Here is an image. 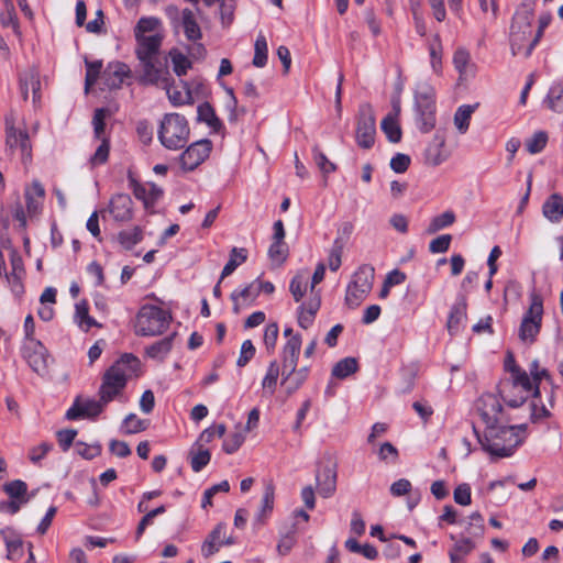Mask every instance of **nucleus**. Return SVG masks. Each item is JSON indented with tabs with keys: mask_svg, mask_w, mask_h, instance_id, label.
Wrapping results in <instances>:
<instances>
[{
	"mask_svg": "<svg viewBox=\"0 0 563 563\" xmlns=\"http://www.w3.org/2000/svg\"><path fill=\"white\" fill-rule=\"evenodd\" d=\"M163 40L164 33L135 37V55L142 68L141 81L143 84L166 85L165 77L168 68L166 60L161 57Z\"/></svg>",
	"mask_w": 563,
	"mask_h": 563,
	"instance_id": "nucleus-1",
	"label": "nucleus"
},
{
	"mask_svg": "<svg viewBox=\"0 0 563 563\" xmlns=\"http://www.w3.org/2000/svg\"><path fill=\"white\" fill-rule=\"evenodd\" d=\"M525 424L508 426L506 420L485 428L483 438H478L483 449L492 455L508 457L521 444Z\"/></svg>",
	"mask_w": 563,
	"mask_h": 563,
	"instance_id": "nucleus-2",
	"label": "nucleus"
},
{
	"mask_svg": "<svg viewBox=\"0 0 563 563\" xmlns=\"http://www.w3.org/2000/svg\"><path fill=\"white\" fill-rule=\"evenodd\" d=\"M139 365L137 357L132 354H124L106 371L99 388V400L104 406L123 393L128 379L135 375Z\"/></svg>",
	"mask_w": 563,
	"mask_h": 563,
	"instance_id": "nucleus-3",
	"label": "nucleus"
},
{
	"mask_svg": "<svg viewBox=\"0 0 563 563\" xmlns=\"http://www.w3.org/2000/svg\"><path fill=\"white\" fill-rule=\"evenodd\" d=\"M534 0H525L517 9L509 32V43L514 56L522 54L533 38L532 21L534 18Z\"/></svg>",
	"mask_w": 563,
	"mask_h": 563,
	"instance_id": "nucleus-4",
	"label": "nucleus"
},
{
	"mask_svg": "<svg viewBox=\"0 0 563 563\" xmlns=\"http://www.w3.org/2000/svg\"><path fill=\"white\" fill-rule=\"evenodd\" d=\"M172 321L169 311L152 303H145L139 309L133 328L140 336H156L164 333Z\"/></svg>",
	"mask_w": 563,
	"mask_h": 563,
	"instance_id": "nucleus-5",
	"label": "nucleus"
},
{
	"mask_svg": "<svg viewBox=\"0 0 563 563\" xmlns=\"http://www.w3.org/2000/svg\"><path fill=\"white\" fill-rule=\"evenodd\" d=\"M500 395L508 406L517 408L521 406L530 395L536 398L540 396V388L538 385H533L532 379L526 371L514 365L510 368V382L503 385Z\"/></svg>",
	"mask_w": 563,
	"mask_h": 563,
	"instance_id": "nucleus-6",
	"label": "nucleus"
},
{
	"mask_svg": "<svg viewBox=\"0 0 563 563\" xmlns=\"http://www.w3.org/2000/svg\"><path fill=\"white\" fill-rule=\"evenodd\" d=\"M190 129L186 118L179 113H167L163 117L157 137L161 144L169 151H178L187 144Z\"/></svg>",
	"mask_w": 563,
	"mask_h": 563,
	"instance_id": "nucleus-7",
	"label": "nucleus"
},
{
	"mask_svg": "<svg viewBox=\"0 0 563 563\" xmlns=\"http://www.w3.org/2000/svg\"><path fill=\"white\" fill-rule=\"evenodd\" d=\"M543 317V300L540 295H530V305L521 320L518 336L525 344L531 345L536 342L541 329Z\"/></svg>",
	"mask_w": 563,
	"mask_h": 563,
	"instance_id": "nucleus-8",
	"label": "nucleus"
},
{
	"mask_svg": "<svg viewBox=\"0 0 563 563\" xmlns=\"http://www.w3.org/2000/svg\"><path fill=\"white\" fill-rule=\"evenodd\" d=\"M374 276L375 271L369 265H363L354 273L345 294V303L350 308L358 307L367 297L373 287Z\"/></svg>",
	"mask_w": 563,
	"mask_h": 563,
	"instance_id": "nucleus-9",
	"label": "nucleus"
},
{
	"mask_svg": "<svg viewBox=\"0 0 563 563\" xmlns=\"http://www.w3.org/2000/svg\"><path fill=\"white\" fill-rule=\"evenodd\" d=\"M355 141L364 150L373 147L376 137V118L371 103H361L355 117Z\"/></svg>",
	"mask_w": 563,
	"mask_h": 563,
	"instance_id": "nucleus-10",
	"label": "nucleus"
},
{
	"mask_svg": "<svg viewBox=\"0 0 563 563\" xmlns=\"http://www.w3.org/2000/svg\"><path fill=\"white\" fill-rule=\"evenodd\" d=\"M325 265L319 263L314 269L311 278L310 297L308 301L299 307L298 321L300 327L307 329L313 322L314 316L320 309L321 298L318 291H314V287L321 283L324 278Z\"/></svg>",
	"mask_w": 563,
	"mask_h": 563,
	"instance_id": "nucleus-11",
	"label": "nucleus"
},
{
	"mask_svg": "<svg viewBox=\"0 0 563 563\" xmlns=\"http://www.w3.org/2000/svg\"><path fill=\"white\" fill-rule=\"evenodd\" d=\"M22 355L35 373L38 375L47 373L49 355L41 341H23Z\"/></svg>",
	"mask_w": 563,
	"mask_h": 563,
	"instance_id": "nucleus-12",
	"label": "nucleus"
},
{
	"mask_svg": "<svg viewBox=\"0 0 563 563\" xmlns=\"http://www.w3.org/2000/svg\"><path fill=\"white\" fill-rule=\"evenodd\" d=\"M211 150L212 143L207 139L194 142L179 156L181 168L194 170L209 157Z\"/></svg>",
	"mask_w": 563,
	"mask_h": 563,
	"instance_id": "nucleus-13",
	"label": "nucleus"
},
{
	"mask_svg": "<svg viewBox=\"0 0 563 563\" xmlns=\"http://www.w3.org/2000/svg\"><path fill=\"white\" fill-rule=\"evenodd\" d=\"M104 408L100 400L78 396L66 411V418L68 420L95 419Z\"/></svg>",
	"mask_w": 563,
	"mask_h": 563,
	"instance_id": "nucleus-14",
	"label": "nucleus"
},
{
	"mask_svg": "<svg viewBox=\"0 0 563 563\" xmlns=\"http://www.w3.org/2000/svg\"><path fill=\"white\" fill-rule=\"evenodd\" d=\"M478 412L486 426L485 428L505 420L501 404L498 397L493 394H485L479 398Z\"/></svg>",
	"mask_w": 563,
	"mask_h": 563,
	"instance_id": "nucleus-15",
	"label": "nucleus"
},
{
	"mask_svg": "<svg viewBox=\"0 0 563 563\" xmlns=\"http://www.w3.org/2000/svg\"><path fill=\"white\" fill-rule=\"evenodd\" d=\"M5 131L7 146L10 151L20 148L22 162L26 164V162L31 159L32 151L27 132L16 129L9 118L5 120Z\"/></svg>",
	"mask_w": 563,
	"mask_h": 563,
	"instance_id": "nucleus-16",
	"label": "nucleus"
},
{
	"mask_svg": "<svg viewBox=\"0 0 563 563\" xmlns=\"http://www.w3.org/2000/svg\"><path fill=\"white\" fill-rule=\"evenodd\" d=\"M257 297L258 286L253 282L234 289L230 295L233 313L239 314L242 310L253 306Z\"/></svg>",
	"mask_w": 563,
	"mask_h": 563,
	"instance_id": "nucleus-17",
	"label": "nucleus"
},
{
	"mask_svg": "<svg viewBox=\"0 0 563 563\" xmlns=\"http://www.w3.org/2000/svg\"><path fill=\"white\" fill-rule=\"evenodd\" d=\"M133 201L126 194H117L109 203V212L113 220L118 222H128L133 217Z\"/></svg>",
	"mask_w": 563,
	"mask_h": 563,
	"instance_id": "nucleus-18",
	"label": "nucleus"
},
{
	"mask_svg": "<svg viewBox=\"0 0 563 563\" xmlns=\"http://www.w3.org/2000/svg\"><path fill=\"white\" fill-rule=\"evenodd\" d=\"M130 76V68L121 62H113L108 64L102 73L103 84L109 89H118L123 84L124 79Z\"/></svg>",
	"mask_w": 563,
	"mask_h": 563,
	"instance_id": "nucleus-19",
	"label": "nucleus"
},
{
	"mask_svg": "<svg viewBox=\"0 0 563 563\" xmlns=\"http://www.w3.org/2000/svg\"><path fill=\"white\" fill-rule=\"evenodd\" d=\"M133 194L136 199L141 200L145 209L154 207L155 202L162 197L163 190L154 183L139 184L131 180Z\"/></svg>",
	"mask_w": 563,
	"mask_h": 563,
	"instance_id": "nucleus-20",
	"label": "nucleus"
},
{
	"mask_svg": "<svg viewBox=\"0 0 563 563\" xmlns=\"http://www.w3.org/2000/svg\"><path fill=\"white\" fill-rule=\"evenodd\" d=\"M449 152L445 150V139L435 134L432 142L424 151L426 163L430 166H439L449 158Z\"/></svg>",
	"mask_w": 563,
	"mask_h": 563,
	"instance_id": "nucleus-21",
	"label": "nucleus"
},
{
	"mask_svg": "<svg viewBox=\"0 0 563 563\" xmlns=\"http://www.w3.org/2000/svg\"><path fill=\"white\" fill-rule=\"evenodd\" d=\"M5 548L7 559L11 561L20 560L23 556V541L21 536L12 528L0 530Z\"/></svg>",
	"mask_w": 563,
	"mask_h": 563,
	"instance_id": "nucleus-22",
	"label": "nucleus"
},
{
	"mask_svg": "<svg viewBox=\"0 0 563 563\" xmlns=\"http://www.w3.org/2000/svg\"><path fill=\"white\" fill-rule=\"evenodd\" d=\"M318 493L323 498L331 497L336 489V472L333 467L327 466L316 474Z\"/></svg>",
	"mask_w": 563,
	"mask_h": 563,
	"instance_id": "nucleus-23",
	"label": "nucleus"
},
{
	"mask_svg": "<svg viewBox=\"0 0 563 563\" xmlns=\"http://www.w3.org/2000/svg\"><path fill=\"white\" fill-rule=\"evenodd\" d=\"M165 79H166V85L165 84H152V85L164 89L167 93L169 101L174 106L177 107V106H183V104L192 102L191 91L189 90V88H186L185 91H181V90H178L177 88L173 87V78H172L168 69H167V75H166Z\"/></svg>",
	"mask_w": 563,
	"mask_h": 563,
	"instance_id": "nucleus-24",
	"label": "nucleus"
},
{
	"mask_svg": "<svg viewBox=\"0 0 563 563\" xmlns=\"http://www.w3.org/2000/svg\"><path fill=\"white\" fill-rule=\"evenodd\" d=\"M227 525L223 522L218 523L213 530L208 534L201 545V554L205 558H210L217 553L221 545H223L224 530Z\"/></svg>",
	"mask_w": 563,
	"mask_h": 563,
	"instance_id": "nucleus-25",
	"label": "nucleus"
},
{
	"mask_svg": "<svg viewBox=\"0 0 563 563\" xmlns=\"http://www.w3.org/2000/svg\"><path fill=\"white\" fill-rule=\"evenodd\" d=\"M26 209L30 214H36L43 205L45 189L38 180H33L31 186L25 188Z\"/></svg>",
	"mask_w": 563,
	"mask_h": 563,
	"instance_id": "nucleus-26",
	"label": "nucleus"
},
{
	"mask_svg": "<svg viewBox=\"0 0 563 563\" xmlns=\"http://www.w3.org/2000/svg\"><path fill=\"white\" fill-rule=\"evenodd\" d=\"M467 302L464 296L459 297L455 305L452 307L449 319L448 330L451 334L460 331L461 325L466 321Z\"/></svg>",
	"mask_w": 563,
	"mask_h": 563,
	"instance_id": "nucleus-27",
	"label": "nucleus"
},
{
	"mask_svg": "<svg viewBox=\"0 0 563 563\" xmlns=\"http://www.w3.org/2000/svg\"><path fill=\"white\" fill-rule=\"evenodd\" d=\"M418 112V128L428 133L435 126V102H427L416 106Z\"/></svg>",
	"mask_w": 563,
	"mask_h": 563,
	"instance_id": "nucleus-28",
	"label": "nucleus"
},
{
	"mask_svg": "<svg viewBox=\"0 0 563 563\" xmlns=\"http://www.w3.org/2000/svg\"><path fill=\"white\" fill-rule=\"evenodd\" d=\"M40 77L35 68H29L20 76L21 93L24 99H27L29 91L33 92V101L35 102L38 98L40 90Z\"/></svg>",
	"mask_w": 563,
	"mask_h": 563,
	"instance_id": "nucleus-29",
	"label": "nucleus"
},
{
	"mask_svg": "<svg viewBox=\"0 0 563 563\" xmlns=\"http://www.w3.org/2000/svg\"><path fill=\"white\" fill-rule=\"evenodd\" d=\"M273 507H274V487L272 484H267L264 489L260 509L254 518V526H256V527L263 526L265 523L266 519L272 514Z\"/></svg>",
	"mask_w": 563,
	"mask_h": 563,
	"instance_id": "nucleus-30",
	"label": "nucleus"
},
{
	"mask_svg": "<svg viewBox=\"0 0 563 563\" xmlns=\"http://www.w3.org/2000/svg\"><path fill=\"white\" fill-rule=\"evenodd\" d=\"M544 218L553 223H558L563 218V198L559 194H552L542 206Z\"/></svg>",
	"mask_w": 563,
	"mask_h": 563,
	"instance_id": "nucleus-31",
	"label": "nucleus"
},
{
	"mask_svg": "<svg viewBox=\"0 0 563 563\" xmlns=\"http://www.w3.org/2000/svg\"><path fill=\"white\" fill-rule=\"evenodd\" d=\"M280 368L277 361L271 362L267 372L262 380V397L267 398L274 395L277 388Z\"/></svg>",
	"mask_w": 563,
	"mask_h": 563,
	"instance_id": "nucleus-32",
	"label": "nucleus"
},
{
	"mask_svg": "<svg viewBox=\"0 0 563 563\" xmlns=\"http://www.w3.org/2000/svg\"><path fill=\"white\" fill-rule=\"evenodd\" d=\"M310 519V516L307 511L302 509H297L291 515V530L284 536V550H290L295 543L296 539L294 534L301 529V525L307 523Z\"/></svg>",
	"mask_w": 563,
	"mask_h": 563,
	"instance_id": "nucleus-33",
	"label": "nucleus"
},
{
	"mask_svg": "<svg viewBox=\"0 0 563 563\" xmlns=\"http://www.w3.org/2000/svg\"><path fill=\"white\" fill-rule=\"evenodd\" d=\"M268 258L273 268L282 266V220L274 223V241L268 249Z\"/></svg>",
	"mask_w": 563,
	"mask_h": 563,
	"instance_id": "nucleus-34",
	"label": "nucleus"
},
{
	"mask_svg": "<svg viewBox=\"0 0 563 563\" xmlns=\"http://www.w3.org/2000/svg\"><path fill=\"white\" fill-rule=\"evenodd\" d=\"M164 33L162 21L155 16L141 18L134 27V37L150 36L151 34Z\"/></svg>",
	"mask_w": 563,
	"mask_h": 563,
	"instance_id": "nucleus-35",
	"label": "nucleus"
},
{
	"mask_svg": "<svg viewBox=\"0 0 563 563\" xmlns=\"http://www.w3.org/2000/svg\"><path fill=\"white\" fill-rule=\"evenodd\" d=\"M181 25L187 40L196 42L201 38V30L198 25L195 14L190 9L181 11Z\"/></svg>",
	"mask_w": 563,
	"mask_h": 563,
	"instance_id": "nucleus-36",
	"label": "nucleus"
},
{
	"mask_svg": "<svg viewBox=\"0 0 563 563\" xmlns=\"http://www.w3.org/2000/svg\"><path fill=\"white\" fill-rule=\"evenodd\" d=\"M176 333L168 335L159 341L154 342L145 349V353L148 357L154 360H163L172 351L173 341Z\"/></svg>",
	"mask_w": 563,
	"mask_h": 563,
	"instance_id": "nucleus-37",
	"label": "nucleus"
},
{
	"mask_svg": "<svg viewBox=\"0 0 563 563\" xmlns=\"http://www.w3.org/2000/svg\"><path fill=\"white\" fill-rule=\"evenodd\" d=\"M529 371H530V375L532 376V383H533L534 386L536 385L539 386V384H540V382L542 379H545L551 385V393H550V396H549V404H550V407H553L554 389L556 388V386L553 383V378H552L551 374L549 373V371L547 368L541 367L537 360H534L530 364Z\"/></svg>",
	"mask_w": 563,
	"mask_h": 563,
	"instance_id": "nucleus-38",
	"label": "nucleus"
},
{
	"mask_svg": "<svg viewBox=\"0 0 563 563\" xmlns=\"http://www.w3.org/2000/svg\"><path fill=\"white\" fill-rule=\"evenodd\" d=\"M308 280L309 272L307 269L299 271L290 280L289 291L297 302L300 301L306 294Z\"/></svg>",
	"mask_w": 563,
	"mask_h": 563,
	"instance_id": "nucleus-39",
	"label": "nucleus"
},
{
	"mask_svg": "<svg viewBox=\"0 0 563 563\" xmlns=\"http://www.w3.org/2000/svg\"><path fill=\"white\" fill-rule=\"evenodd\" d=\"M478 103L475 104H463L457 108L454 114V125L461 134H464L470 126L471 117L477 109Z\"/></svg>",
	"mask_w": 563,
	"mask_h": 563,
	"instance_id": "nucleus-40",
	"label": "nucleus"
},
{
	"mask_svg": "<svg viewBox=\"0 0 563 563\" xmlns=\"http://www.w3.org/2000/svg\"><path fill=\"white\" fill-rule=\"evenodd\" d=\"M201 444L195 443L189 452L190 465L194 472H200L211 459L210 452L203 450Z\"/></svg>",
	"mask_w": 563,
	"mask_h": 563,
	"instance_id": "nucleus-41",
	"label": "nucleus"
},
{
	"mask_svg": "<svg viewBox=\"0 0 563 563\" xmlns=\"http://www.w3.org/2000/svg\"><path fill=\"white\" fill-rule=\"evenodd\" d=\"M358 368L356 358L345 357L334 364L332 368V376L338 379H344L354 374Z\"/></svg>",
	"mask_w": 563,
	"mask_h": 563,
	"instance_id": "nucleus-42",
	"label": "nucleus"
},
{
	"mask_svg": "<svg viewBox=\"0 0 563 563\" xmlns=\"http://www.w3.org/2000/svg\"><path fill=\"white\" fill-rule=\"evenodd\" d=\"M380 128L389 142H400L402 133L398 123V119L394 118V115H386L380 122Z\"/></svg>",
	"mask_w": 563,
	"mask_h": 563,
	"instance_id": "nucleus-43",
	"label": "nucleus"
},
{
	"mask_svg": "<svg viewBox=\"0 0 563 563\" xmlns=\"http://www.w3.org/2000/svg\"><path fill=\"white\" fill-rule=\"evenodd\" d=\"M198 113V120L200 122L207 123L209 128H211L213 131H219L222 126L221 121L218 119V117L214 113L213 108L208 102H203L198 107L197 110Z\"/></svg>",
	"mask_w": 563,
	"mask_h": 563,
	"instance_id": "nucleus-44",
	"label": "nucleus"
},
{
	"mask_svg": "<svg viewBox=\"0 0 563 563\" xmlns=\"http://www.w3.org/2000/svg\"><path fill=\"white\" fill-rule=\"evenodd\" d=\"M246 258L247 252L245 249L233 247L230 253V260L222 269L221 279L230 276L239 265L246 261Z\"/></svg>",
	"mask_w": 563,
	"mask_h": 563,
	"instance_id": "nucleus-45",
	"label": "nucleus"
},
{
	"mask_svg": "<svg viewBox=\"0 0 563 563\" xmlns=\"http://www.w3.org/2000/svg\"><path fill=\"white\" fill-rule=\"evenodd\" d=\"M150 421L140 419L135 413L128 415L121 426L124 434H135L148 428Z\"/></svg>",
	"mask_w": 563,
	"mask_h": 563,
	"instance_id": "nucleus-46",
	"label": "nucleus"
},
{
	"mask_svg": "<svg viewBox=\"0 0 563 563\" xmlns=\"http://www.w3.org/2000/svg\"><path fill=\"white\" fill-rule=\"evenodd\" d=\"M455 213L452 210H446L431 219L427 232L429 234H433L444 228L452 225L455 222Z\"/></svg>",
	"mask_w": 563,
	"mask_h": 563,
	"instance_id": "nucleus-47",
	"label": "nucleus"
},
{
	"mask_svg": "<svg viewBox=\"0 0 563 563\" xmlns=\"http://www.w3.org/2000/svg\"><path fill=\"white\" fill-rule=\"evenodd\" d=\"M453 64L461 78L472 75L471 56L467 51L457 49L453 56Z\"/></svg>",
	"mask_w": 563,
	"mask_h": 563,
	"instance_id": "nucleus-48",
	"label": "nucleus"
},
{
	"mask_svg": "<svg viewBox=\"0 0 563 563\" xmlns=\"http://www.w3.org/2000/svg\"><path fill=\"white\" fill-rule=\"evenodd\" d=\"M345 548L353 553H361L368 560H375L378 556V552L375 547L371 544L361 545L355 539L350 538L345 541Z\"/></svg>",
	"mask_w": 563,
	"mask_h": 563,
	"instance_id": "nucleus-49",
	"label": "nucleus"
},
{
	"mask_svg": "<svg viewBox=\"0 0 563 563\" xmlns=\"http://www.w3.org/2000/svg\"><path fill=\"white\" fill-rule=\"evenodd\" d=\"M475 548L474 542L464 538L453 545V548L449 551L450 561H454L455 559L463 560L467 554H470Z\"/></svg>",
	"mask_w": 563,
	"mask_h": 563,
	"instance_id": "nucleus-50",
	"label": "nucleus"
},
{
	"mask_svg": "<svg viewBox=\"0 0 563 563\" xmlns=\"http://www.w3.org/2000/svg\"><path fill=\"white\" fill-rule=\"evenodd\" d=\"M267 62V42L264 35L260 34L254 44L253 65L255 67H264Z\"/></svg>",
	"mask_w": 563,
	"mask_h": 563,
	"instance_id": "nucleus-51",
	"label": "nucleus"
},
{
	"mask_svg": "<svg viewBox=\"0 0 563 563\" xmlns=\"http://www.w3.org/2000/svg\"><path fill=\"white\" fill-rule=\"evenodd\" d=\"M547 102L551 110L563 112V87L560 84L553 85L547 96Z\"/></svg>",
	"mask_w": 563,
	"mask_h": 563,
	"instance_id": "nucleus-52",
	"label": "nucleus"
},
{
	"mask_svg": "<svg viewBox=\"0 0 563 563\" xmlns=\"http://www.w3.org/2000/svg\"><path fill=\"white\" fill-rule=\"evenodd\" d=\"M169 56L172 58L174 71L177 76L180 77L186 75L187 70L191 68V62L183 53L173 49L170 51Z\"/></svg>",
	"mask_w": 563,
	"mask_h": 563,
	"instance_id": "nucleus-53",
	"label": "nucleus"
},
{
	"mask_svg": "<svg viewBox=\"0 0 563 563\" xmlns=\"http://www.w3.org/2000/svg\"><path fill=\"white\" fill-rule=\"evenodd\" d=\"M0 22L4 27H12L18 32V18L11 0H4V10L0 13Z\"/></svg>",
	"mask_w": 563,
	"mask_h": 563,
	"instance_id": "nucleus-54",
	"label": "nucleus"
},
{
	"mask_svg": "<svg viewBox=\"0 0 563 563\" xmlns=\"http://www.w3.org/2000/svg\"><path fill=\"white\" fill-rule=\"evenodd\" d=\"M119 241L125 249H132L142 240V231L139 227L123 230L119 233Z\"/></svg>",
	"mask_w": 563,
	"mask_h": 563,
	"instance_id": "nucleus-55",
	"label": "nucleus"
},
{
	"mask_svg": "<svg viewBox=\"0 0 563 563\" xmlns=\"http://www.w3.org/2000/svg\"><path fill=\"white\" fill-rule=\"evenodd\" d=\"M343 247L344 243L340 239H335L328 257V266L332 272H336L341 266Z\"/></svg>",
	"mask_w": 563,
	"mask_h": 563,
	"instance_id": "nucleus-56",
	"label": "nucleus"
},
{
	"mask_svg": "<svg viewBox=\"0 0 563 563\" xmlns=\"http://www.w3.org/2000/svg\"><path fill=\"white\" fill-rule=\"evenodd\" d=\"M547 143L548 134L544 131H538L526 141V147L530 154H537L545 147Z\"/></svg>",
	"mask_w": 563,
	"mask_h": 563,
	"instance_id": "nucleus-57",
	"label": "nucleus"
},
{
	"mask_svg": "<svg viewBox=\"0 0 563 563\" xmlns=\"http://www.w3.org/2000/svg\"><path fill=\"white\" fill-rule=\"evenodd\" d=\"M109 111L104 108L97 109L92 118L93 134L96 139H107L104 135L106 118Z\"/></svg>",
	"mask_w": 563,
	"mask_h": 563,
	"instance_id": "nucleus-58",
	"label": "nucleus"
},
{
	"mask_svg": "<svg viewBox=\"0 0 563 563\" xmlns=\"http://www.w3.org/2000/svg\"><path fill=\"white\" fill-rule=\"evenodd\" d=\"M102 68V63L99 60L96 62H86V79H85V89L86 92L89 88L95 85L100 76Z\"/></svg>",
	"mask_w": 563,
	"mask_h": 563,
	"instance_id": "nucleus-59",
	"label": "nucleus"
},
{
	"mask_svg": "<svg viewBox=\"0 0 563 563\" xmlns=\"http://www.w3.org/2000/svg\"><path fill=\"white\" fill-rule=\"evenodd\" d=\"M279 335V327L277 322H272L266 325L264 332V344L268 352H273L275 350L277 340Z\"/></svg>",
	"mask_w": 563,
	"mask_h": 563,
	"instance_id": "nucleus-60",
	"label": "nucleus"
},
{
	"mask_svg": "<svg viewBox=\"0 0 563 563\" xmlns=\"http://www.w3.org/2000/svg\"><path fill=\"white\" fill-rule=\"evenodd\" d=\"M229 490H230V484L228 481H222L219 484L211 486L203 494L201 507L207 508L208 506H211L212 497L217 496V493H220V492L227 493Z\"/></svg>",
	"mask_w": 563,
	"mask_h": 563,
	"instance_id": "nucleus-61",
	"label": "nucleus"
},
{
	"mask_svg": "<svg viewBox=\"0 0 563 563\" xmlns=\"http://www.w3.org/2000/svg\"><path fill=\"white\" fill-rule=\"evenodd\" d=\"M550 409L539 399V396L531 401V420L539 421L550 417Z\"/></svg>",
	"mask_w": 563,
	"mask_h": 563,
	"instance_id": "nucleus-62",
	"label": "nucleus"
},
{
	"mask_svg": "<svg viewBox=\"0 0 563 563\" xmlns=\"http://www.w3.org/2000/svg\"><path fill=\"white\" fill-rule=\"evenodd\" d=\"M244 440H245L244 432H241V431L235 432L224 440L223 450L228 454H232L240 449V446L243 444Z\"/></svg>",
	"mask_w": 563,
	"mask_h": 563,
	"instance_id": "nucleus-63",
	"label": "nucleus"
},
{
	"mask_svg": "<svg viewBox=\"0 0 563 563\" xmlns=\"http://www.w3.org/2000/svg\"><path fill=\"white\" fill-rule=\"evenodd\" d=\"M255 355V346L251 340H245L241 345L240 356L236 361L239 367H244Z\"/></svg>",
	"mask_w": 563,
	"mask_h": 563,
	"instance_id": "nucleus-64",
	"label": "nucleus"
}]
</instances>
